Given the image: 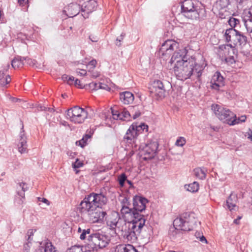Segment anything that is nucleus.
I'll list each match as a JSON object with an SVG mask.
<instances>
[{
  "label": "nucleus",
  "instance_id": "9d476101",
  "mask_svg": "<svg viewBox=\"0 0 252 252\" xmlns=\"http://www.w3.org/2000/svg\"><path fill=\"white\" fill-rule=\"evenodd\" d=\"M88 113L84 108L76 106L69 109L67 118L74 124H82L88 118Z\"/></svg>",
  "mask_w": 252,
  "mask_h": 252
},
{
  "label": "nucleus",
  "instance_id": "f03ea898",
  "mask_svg": "<svg viewBox=\"0 0 252 252\" xmlns=\"http://www.w3.org/2000/svg\"><path fill=\"white\" fill-rule=\"evenodd\" d=\"M206 65L204 61L197 63L195 58L191 57L189 61L174 65V71L177 78L180 80H185L191 76L199 79Z\"/></svg>",
  "mask_w": 252,
  "mask_h": 252
},
{
  "label": "nucleus",
  "instance_id": "4468645a",
  "mask_svg": "<svg viewBox=\"0 0 252 252\" xmlns=\"http://www.w3.org/2000/svg\"><path fill=\"white\" fill-rule=\"evenodd\" d=\"M187 50L185 49L176 50L171 59V62L175 63L174 65H175L189 61L191 57L187 55Z\"/></svg>",
  "mask_w": 252,
  "mask_h": 252
},
{
  "label": "nucleus",
  "instance_id": "680f3d73",
  "mask_svg": "<svg viewBox=\"0 0 252 252\" xmlns=\"http://www.w3.org/2000/svg\"><path fill=\"white\" fill-rule=\"evenodd\" d=\"M241 217H239L237 219H235L234 220V223L236 224H239V220L241 219Z\"/></svg>",
  "mask_w": 252,
  "mask_h": 252
},
{
  "label": "nucleus",
  "instance_id": "a19ab883",
  "mask_svg": "<svg viewBox=\"0 0 252 252\" xmlns=\"http://www.w3.org/2000/svg\"><path fill=\"white\" fill-rule=\"evenodd\" d=\"M96 63L97 62L95 60H92L88 63L87 68L89 69V72H90L91 69H93L95 67Z\"/></svg>",
  "mask_w": 252,
  "mask_h": 252
},
{
  "label": "nucleus",
  "instance_id": "2eb2a0df",
  "mask_svg": "<svg viewBox=\"0 0 252 252\" xmlns=\"http://www.w3.org/2000/svg\"><path fill=\"white\" fill-rule=\"evenodd\" d=\"M150 89L153 96H157V99L163 98L165 96V89L163 83L160 80L155 81Z\"/></svg>",
  "mask_w": 252,
  "mask_h": 252
},
{
  "label": "nucleus",
  "instance_id": "f704fd0d",
  "mask_svg": "<svg viewBox=\"0 0 252 252\" xmlns=\"http://www.w3.org/2000/svg\"><path fill=\"white\" fill-rule=\"evenodd\" d=\"M83 163L82 161H80L78 158L76 159V161L72 163V167L76 170V173H78V171L76 170V169L79 168L83 165Z\"/></svg>",
  "mask_w": 252,
  "mask_h": 252
},
{
  "label": "nucleus",
  "instance_id": "e2e57ef3",
  "mask_svg": "<svg viewBox=\"0 0 252 252\" xmlns=\"http://www.w3.org/2000/svg\"><path fill=\"white\" fill-rule=\"evenodd\" d=\"M236 0L237 2L239 4H242L246 0Z\"/></svg>",
  "mask_w": 252,
  "mask_h": 252
},
{
  "label": "nucleus",
  "instance_id": "7c9ffc66",
  "mask_svg": "<svg viewBox=\"0 0 252 252\" xmlns=\"http://www.w3.org/2000/svg\"><path fill=\"white\" fill-rule=\"evenodd\" d=\"M62 79L64 82H66L69 85H73L75 80V78L73 76H68L66 74L63 75Z\"/></svg>",
  "mask_w": 252,
  "mask_h": 252
},
{
  "label": "nucleus",
  "instance_id": "6e6d98bb",
  "mask_svg": "<svg viewBox=\"0 0 252 252\" xmlns=\"http://www.w3.org/2000/svg\"><path fill=\"white\" fill-rule=\"evenodd\" d=\"M10 99L13 102H17L18 101H20L21 100L20 99H19V98H17L16 97H11L10 98Z\"/></svg>",
  "mask_w": 252,
  "mask_h": 252
},
{
  "label": "nucleus",
  "instance_id": "423d86ee",
  "mask_svg": "<svg viewBox=\"0 0 252 252\" xmlns=\"http://www.w3.org/2000/svg\"><path fill=\"white\" fill-rule=\"evenodd\" d=\"M108 199L106 192L101 190L99 193L92 192L86 195L81 202L84 203L88 206L89 205V208L91 207L90 205H92L93 206L102 208L108 203Z\"/></svg>",
  "mask_w": 252,
  "mask_h": 252
},
{
  "label": "nucleus",
  "instance_id": "dca6fc26",
  "mask_svg": "<svg viewBox=\"0 0 252 252\" xmlns=\"http://www.w3.org/2000/svg\"><path fill=\"white\" fill-rule=\"evenodd\" d=\"M210 84L213 89L220 90L224 86V78L219 72H216L212 76Z\"/></svg>",
  "mask_w": 252,
  "mask_h": 252
},
{
  "label": "nucleus",
  "instance_id": "0eeeda50",
  "mask_svg": "<svg viewBox=\"0 0 252 252\" xmlns=\"http://www.w3.org/2000/svg\"><path fill=\"white\" fill-rule=\"evenodd\" d=\"M88 240L90 242L89 246H90L92 250L89 251L96 252L99 249H102L106 247L109 244L110 239L108 236L100 233H94L88 236Z\"/></svg>",
  "mask_w": 252,
  "mask_h": 252
},
{
  "label": "nucleus",
  "instance_id": "ddd939ff",
  "mask_svg": "<svg viewBox=\"0 0 252 252\" xmlns=\"http://www.w3.org/2000/svg\"><path fill=\"white\" fill-rule=\"evenodd\" d=\"M230 4V0H217L214 7H216L219 11V15L220 18L224 19L231 14L228 7Z\"/></svg>",
  "mask_w": 252,
  "mask_h": 252
},
{
  "label": "nucleus",
  "instance_id": "3c124183",
  "mask_svg": "<svg viewBox=\"0 0 252 252\" xmlns=\"http://www.w3.org/2000/svg\"><path fill=\"white\" fill-rule=\"evenodd\" d=\"M29 243H30L28 242L25 244H24L23 252H29V249L30 247Z\"/></svg>",
  "mask_w": 252,
  "mask_h": 252
},
{
  "label": "nucleus",
  "instance_id": "20e7f679",
  "mask_svg": "<svg viewBox=\"0 0 252 252\" xmlns=\"http://www.w3.org/2000/svg\"><path fill=\"white\" fill-rule=\"evenodd\" d=\"M88 206L84 203H81L77 208L78 211L85 219L90 223H104L105 217L106 215V210L102 208L93 206L92 205Z\"/></svg>",
  "mask_w": 252,
  "mask_h": 252
},
{
  "label": "nucleus",
  "instance_id": "49530a36",
  "mask_svg": "<svg viewBox=\"0 0 252 252\" xmlns=\"http://www.w3.org/2000/svg\"><path fill=\"white\" fill-rule=\"evenodd\" d=\"M76 72L80 76H85L87 74V71L84 69H77Z\"/></svg>",
  "mask_w": 252,
  "mask_h": 252
},
{
  "label": "nucleus",
  "instance_id": "e433bc0d",
  "mask_svg": "<svg viewBox=\"0 0 252 252\" xmlns=\"http://www.w3.org/2000/svg\"><path fill=\"white\" fill-rule=\"evenodd\" d=\"M186 140L183 137H180L176 141L175 145L178 146L183 147L185 145Z\"/></svg>",
  "mask_w": 252,
  "mask_h": 252
},
{
  "label": "nucleus",
  "instance_id": "72a5a7b5",
  "mask_svg": "<svg viewBox=\"0 0 252 252\" xmlns=\"http://www.w3.org/2000/svg\"><path fill=\"white\" fill-rule=\"evenodd\" d=\"M90 138V136L89 135H86L83 137L82 139L79 141H77L76 142L77 145L80 146L81 147H84L87 144V140Z\"/></svg>",
  "mask_w": 252,
  "mask_h": 252
},
{
  "label": "nucleus",
  "instance_id": "4be33fe9",
  "mask_svg": "<svg viewBox=\"0 0 252 252\" xmlns=\"http://www.w3.org/2000/svg\"><path fill=\"white\" fill-rule=\"evenodd\" d=\"M66 13V15L69 17H73L77 14L80 11V6L77 3H70L66 10L63 11Z\"/></svg>",
  "mask_w": 252,
  "mask_h": 252
},
{
  "label": "nucleus",
  "instance_id": "bb28decb",
  "mask_svg": "<svg viewBox=\"0 0 252 252\" xmlns=\"http://www.w3.org/2000/svg\"><path fill=\"white\" fill-rule=\"evenodd\" d=\"M26 58L21 57L15 58L11 61V65L12 67L16 69L22 67L24 64V60H26Z\"/></svg>",
  "mask_w": 252,
  "mask_h": 252
},
{
  "label": "nucleus",
  "instance_id": "f8f14e48",
  "mask_svg": "<svg viewBox=\"0 0 252 252\" xmlns=\"http://www.w3.org/2000/svg\"><path fill=\"white\" fill-rule=\"evenodd\" d=\"M182 12L184 15L192 20L199 18V13L195 9L192 0H185L182 5Z\"/></svg>",
  "mask_w": 252,
  "mask_h": 252
},
{
  "label": "nucleus",
  "instance_id": "6e6552de",
  "mask_svg": "<svg viewBox=\"0 0 252 252\" xmlns=\"http://www.w3.org/2000/svg\"><path fill=\"white\" fill-rule=\"evenodd\" d=\"M211 109L217 118L223 123L230 126L236 125V120H232L235 114L229 109L218 104H213Z\"/></svg>",
  "mask_w": 252,
  "mask_h": 252
},
{
  "label": "nucleus",
  "instance_id": "9b49d317",
  "mask_svg": "<svg viewBox=\"0 0 252 252\" xmlns=\"http://www.w3.org/2000/svg\"><path fill=\"white\" fill-rule=\"evenodd\" d=\"M158 146V143L157 141H150L144 145L140 146L139 154L145 160L152 159L156 156Z\"/></svg>",
  "mask_w": 252,
  "mask_h": 252
},
{
  "label": "nucleus",
  "instance_id": "5fc2aeb1",
  "mask_svg": "<svg viewBox=\"0 0 252 252\" xmlns=\"http://www.w3.org/2000/svg\"><path fill=\"white\" fill-rule=\"evenodd\" d=\"M141 115V113L140 111H138L137 112H136L135 113V114L133 115V118L134 119H136L137 118H138L139 116H140Z\"/></svg>",
  "mask_w": 252,
  "mask_h": 252
},
{
  "label": "nucleus",
  "instance_id": "6ab92c4d",
  "mask_svg": "<svg viewBox=\"0 0 252 252\" xmlns=\"http://www.w3.org/2000/svg\"><path fill=\"white\" fill-rule=\"evenodd\" d=\"M23 128L24 126L22 125V131H21L20 133L18 143L17 144L18 151L21 154L26 153L28 152L27 137L24 133Z\"/></svg>",
  "mask_w": 252,
  "mask_h": 252
},
{
  "label": "nucleus",
  "instance_id": "2f4dec72",
  "mask_svg": "<svg viewBox=\"0 0 252 252\" xmlns=\"http://www.w3.org/2000/svg\"><path fill=\"white\" fill-rule=\"evenodd\" d=\"M228 23L231 28L234 29L240 25V21L239 19L232 17L229 18Z\"/></svg>",
  "mask_w": 252,
  "mask_h": 252
},
{
  "label": "nucleus",
  "instance_id": "a211bd4d",
  "mask_svg": "<svg viewBox=\"0 0 252 252\" xmlns=\"http://www.w3.org/2000/svg\"><path fill=\"white\" fill-rule=\"evenodd\" d=\"M137 123L132 124L129 127L124 136V139L126 140L127 142L130 143L134 141V139L140 134L139 130L137 129Z\"/></svg>",
  "mask_w": 252,
  "mask_h": 252
},
{
  "label": "nucleus",
  "instance_id": "69168bd1",
  "mask_svg": "<svg viewBox=\"0 0 252 252\" xmlns=\"http://www.w3.org/2000/svg\"><path fill=\"white\" fill-rule=\"evenodd\" d=\"M82 230L81 228L80 227H79L78 228V232H81L82 233Z\"/></svg>",
  "mask_w": 252,
  "mask_h": 252
},
{
  "label": "nucleus",
  "instance_id": "1a4fd4ad",
  "mask_svg": "<svg viewBox=\"0 0 252 252\" xmlns=\"http://www.w3.org/2000/svg\"><path fill=\"white\" fill-rule=\"evenodd\" d=\"M225 36L226 41L230 42V46H244L247 42V37L236 29L230 28L226 30Z\"/></svg>",
  "mask_w": 252,
  "mask_h": 252
},
{
  "label": "nucleus",
  "instance_id": "c756f323",
  "mask_svg": "<svg viewBox=\"0 0 252 252\" xmlns=\"http://www.w3.org/2000/svg\"><path fill=\"white\" fill-rule=\"evenodd\" d=\"M186 189L188 191L191 192H196L199 189V184L196 182H194L188 185Z\"/></svg>",
  "mask_w": 252,
  "mask_h": 252
},
{
  "label": "nucleus",
  "instance_id": "864d4df0",
  "mask_svg": "<svg viewBox=\"0 0 252 252\" xmlns=\"http://www.w3.org/2000/svg\"><path fill=\"white\" fill-rule=\"evenodd\" d=\"M38 199L39 201H42V202L47 204V205L50 204L49 201L47 199H46L45 198L38 197Z\"/></svg>",
  "mask_w": 252,
  "mask_h": 252
},
{
  "label": "nucleus",
  "instance_id": "a878e982",
  "mask_svg": "<svg viewBox=\"0 0 252 252\" xmlns=\"http://www.w3.org/2000/svg\"><path fill=\"white\" fill-rule=\"evenodd\" d=\"M237 197L235 194L231 193L226 200V204L229 210H232L236 206Z\"/></svg>",
  "mask_w": 252,
  "mask_h": 252
},
{
  "label": "nucleus",
  "instance_id": "4d7b16f0",
  "mask_svg": "<svg viewBox=\"0 0 252 252\" xmlns=\"http://www.w3.org/2000/svg\"><path fill=\"white\" fill-rule=\"evenodd\" d=\"M99 76V73L98 72H93L92 74V77L96 78Z\"/></svg>",
  "mask_w": 252,
  "mask_h": 252
},
{
  "label": "nucleus",
  "instance_id": "c03bdc74",
  "mask_svg": "<svg viewBox=\"0 0 252 252\" xmlns=\"http://www.w3.org/2000/svg\"><path fill=\"white\" fill-rule=\"evenodd\" d=\"M125 36V34L122 33L121 35L116 39V44L118 46H120L121 45V42L124 39V36Z\"/></svg>",
  "mask_w": 252,
  "mask_h": 252
},
{
  "label": "nucleus",
  "instance_id": "393cba45",
  "mask_svg": "<svg viewBox=\"0 0 252 252\" xmlns=\"http://www.w3.org/2000/svg\"><path fill=\"white\" fill-rule=\"evenodd\" d=\"M96 1L94 0H90L85 3L84 8H82V12L89 14L95 10L96 8Z\"/></svg>",
  "mask_w": 252,
  "mask_h": 252
},
{
  "label": "nucleus",
  "instance_id": "09e8293b",
  "mask_svg": "<svg viewBox=\"0 0 252 252\" xmlns=\"http://www.w3.org/2000/svg\"><path fill=\"white\" fill-rule=\"evenodd\" d=\"M73 85L80 88H83V85L81 84L80 80L78 79H75Z\"/></svg>",
  "mask_w": 252,
  "mask_h": 252
},
{
  "label": "nucleus",
  "instance_id": "603ef678",
  "mask_svg": "<svg viewBox=\"0 0 252 252\" xmlns=\"http://www.w3.org/2000/svg\"><path fill=\"white\" fill-rule=\"evenodd\" d=\"M99 89H103L105 90H110V88L106 84H102L101 83V85L99 86Z\"/></svg>",
  "mask_w": 252,
  "mask_h": 252
},
{
  "label": "nucleus",
  "instance_id": "338daca9",
  "mask_svg": "<svg viewBox=\"0 0 252 252\" xmlns=\"http://www.w3.org/2000/svg\"><path fill=\"white\" fill-rule=\"evenodd\" d=\"M62 97H63V98H65V97H66V96H67V95H66V94H62Z\"/></svg>",
  "mask_w": 252,
  "mask_h": 252
},
{
  "label": "nucleus",
  "instance_id": "aec40b11",
  "mask_svg": "<svg viewBox=\"0 0 252 252\" xmlns=\"http://www.w3.org/2000/svg\"><path fill=\"white\" fill-rule=\"evenodd\" d=\"M111 110L113 118L114 120L127 121L130 117L129 112L126 109L118 111L111 108Z\"/></svg>",
  "mask_w": 252,
  "mask_h": 252
},
{
  "label": "nucleus",
  "instance_id": "39448f33",
  "mask_svg": "<svg viewBox=\"0 0 252 252\" xmlns=\"http://www.w3.org/2000/svg\"><path fill=\"white\" fill-rule=\"evenodd\" d=\"M197 221L193 214L185 213L173 221V225L177 230L190 231L196 225Z\"/></svg>",
  "mask_w": 252,
  "mask_h": 252
},
{
  "label": "nucleus",
  "instance_id": "052dcab7",
  "mask_svg": "<svg viewBox=\"0 0 252 252\" xmlns=\"http://www.w3.org/2000/svg\"><path fill=\"white\" fill-rule=\"evenodd\" d=\"M89 38L92 41V42H97V39L96 37H93V38L92 37V36H89Z\"/></svg>",
  "mask_w": 252,
  "mask_h": 252
},
{
  "label": "nucleus",
  "instance_id": "5701e85b",
  "mask_svg": "<svg viewBox=\"0 0 252 252\" xmlns=\"http://www.w3.org/2000/svg\"><path fill=\"white\" fill-rule=\"evenodd\" d=\"M120 98L123 103L129 104L133 101L134 96L131 92L126 91L120 94Z\"/></svg>",
  "mask_w": 252,
  "mask_h": 252
},
{
  "label": "nucleus",
  "instance_id": "13d9d810",
  "mask_svg": "<svg viewBox=\"0 0 252 252\" xmlns=\"http://www.w3.org/2000/svg\"><path fill=\"white\" fill-rule=\"evenodd\" d=\"M200 241L202 242H205V243H207V241L204 236H202L201 237H200Z\"/></svg>",
  "mask_w": 252,
  "mask_h": 252
},
{
  "label": "nucleus",
  "instance_id": "a18cd8bd",
  "mask_svg": "<svg viewBox=\"0 0 252 252\" xmlns=\"http://www.w3.org/2000/svg\"><path fill=\"white\" fill-rule=\"evenodd\" d=\"M101 85V83H96V82H92L90 83V86L91 87L93 88L94 90H97L99 89V86Z\"/></svg>",
  "mask_w": 252,
  "mask_h": 252
},
{
  "label": "nucleus",
  "instance_id": "7ed1b4c3",
  "mask_svg": "<svg viewBox=\"0 0 252 252\" xmlns=\"http://www.w3.org/2000/svg\"><path fill=\"white\" fill-rule=\"evenodd\" d=\"M105 221L107 225L111 230H115L116 233V229L123 232L125 237L132 242L136 241L137 237L139 236H135V239H132L130 235V230H129V221H126L125 219L122 220L120 219L119 214L116 211H111L107 212L106 211V215L105 217Z\"/></svg>",
  "mask_w": 252,
  "mask_h": 252
},
{
  "label": "nucleus",
  "instance_id": "f3484780",
  "mask_svg": "<svg viewBox=\"0 0 252 252\" xmlns=\"http://www.w3.org/2000/svg\"><path fill=\"white\" fill-rule=\"evenodd\" d=\"M178 46L175 41L168 40L163 43L160 49V52L163 56L170 55L175 48H177Z\"/></svg>",
  "mask_w": 252,
  "mask_h": 252
},
{
  "label": "nucleus",
  "instance_id": "774afa93",
  "mask_svg": "<svg viewBox=\"0 0 252 252\" xmlns=\"http://www.w3.org/2000/svg\"><path fill=\"white\" fill-rule=\"evenodd\" d=\"M127 182L128 183V184H129V185H132V183L131 181H129V180H126Z\"/></svg>",
  "mask_w": 252,
  "mask_h": 252
},
{
  "label": "nucleus",
  "instance_id": "c85d7f7f",
  "mask_svg": "<svg viewBox=\"0 0 252 252\" xmlns=\"http://www.w3.org/2000/svg\"><path fill=\"white\" fill-rule=\"evenodd\" d=\"M195 176L201 180H203L206 178L207 170L204 167L196 168L194 170Z\"/></svg>",
  "mask_w": 252,
  "mask_h": 252
},
{
  "label": "nucleus",
  "instance_id": "cd10ccee",
  "mask_svg": "<svg viewBox=\"0 0 252 252\" xmlns=\"http://www.w3.org/2000/svg\"><path fill=\"white\" fill-rule=\"evenodd\" d=\"M243 20L244 22L247 31L249 32H252V18L243 14Z\"/></svg>",
  "mask_w": 252,
  "mask_h": 252
},
{
  "label": "nucleus",
  "instance_id": "473e14b6",
  "mask_svg": "<svg viewBox=\"0 0 252 252\" xmlns=\"http://www.w3.org/2000/svg\"><path fill=\"white\" fill-rule=\"evenodd\" d=\"M25 185V184L24 183H20L18 185V187H17V189H21L22 190L18 191V194L21 196L22 198H24L25 196V191L26 190V189L24 188V186Z\"/></svg>",
  "mask_w": 252,
  "mask_h": 252
},
{
  "label": "nucleus",
  "instance_id": "de8ad7c7",
  "mask_svg": "<svg viewBox=\"0 0 252 252\" xmlns=\"http://www.w3.org/2000/svg\"><path fill=\"white\" fill-rule=\"evenodd\" d=\"M243 14L252 18V7L248 9H245L244 11Z\"/></svg>",
  "mask_w": 252,
  "mask_h": 252
},
{
  "label": "nucleus",
  "instance_id": "bf43d9fd",
  "mask_svg": "<svg viewBox=\"0 0 252 252\" xmlns=\"http://www.w3.org/2000/svg\"><path fill=\"white\" fill-rule=\"evenodd\" d=\"M28 0H18L20 5H24L28 2Z\"/></svg>",
  "mask_w": 252,
  "mask_h": 252
},
{
  "label": "nucleus",
  "instance_id": "0e129e2a",
  "mask_svg": "<svg viewBox=\"0 0 252 252\" xmlns=\"http://www.w3.org/2000/svg\"><path fill=\"white\" fill-rule=\"evenodd\" d=\"M47 109H48L49 110L50 109L49 108H46L45 107H44L43 109L42 107H41V110H46Z\"/></svg>",
  "mask_w": 252,
  "mask_h": 252
},
{
  "label": "nucleus",
  "instance_id": "412c9836",
  "mask_svg": "<svg viewBox=\"0 0 252 252\" xmlns=\"http://www.w3.org/2000/svg\"><path fill=\"white\" fill-rule=\"evenodd\" d=\"M9 66L10 65L8 63L0 68V85L2 86H5L11 81L10 76L5 74V72L8 70Z\"/></svg>",
  "mask_w": 252,
  "mask_h": 252
},
{
  "label": "nucleus",
  "instance_id": "f257e3e1",
  "mask_svg": "<svg viewBox=\"0 0 252 252\" xmlns=\"http://www.w3.org/2000/svg\"><path fill=\"white\" fill-rule=\"evenodd\" d=\"M149 202L145 197L136 195L133 198V208L123 205L121 212L124 219L129 221L128 227L130 235L132 239L135 236H140L146 220V217L141 214Z\"/></svg>",
  "mask_w": 252,
  "mask_h": 252
},
{
  "label": "nucleus",
  "instance_id": "ea45409f",
  "mask_svg": "<svg viewBox=\"0 0 252 252\" xmlns=\"http://www.w3.org/2000/svg\"><path fill=\"white\" fill-rule=\"evenodd\" d=\"M119 184L121 187L124 186L125 181L126 180V176L125 173L122 174L118 178Z\"/></svg>",
  "mask_w": 252,
  "mask_h": 252
},
{
  "label": "nucleus",
  "instance_id": "79ce46f5",
  "mask_svg": "<svg viewBox=\"0 0 252 252\" xmlns=\"http://www.w3.org/2000/svg\"><path fill=\"white\" fill-rule=\"evenodd\" d=\"M33 233L34 231L32 229H30L28 231L26 237H27V241L29 243H31V241L32 240V236H33Z\"/></svg>",
  "mask_w": 252,
  "mask_h": 252
},
{
  "label": "nucleus",
  "instance_id": "58836bf2",
  "mask_svg": "<svg viewBox=\"0 0 252 252\" xmlns=\"http://www.w3.org/2000/svg\"><path fill=\"white\" fill-rule=\"evenodd\" d=\"M137 129L139 130V133L143 132L144 130H145L146 131H148V126L147 125H145V124H141L139 125H137Z\"/></svg>",
  "mask_w": 252,
  "mask_h": 252
},
{
  "label": "nucleus",
  "instance_id": "c9c22d12",
  "mask_svg": "<svg viewBox=\"0 0 252 252\" xmlns=\"http://www.w3.org/2000/svg\"><path fill=\"white\" fill-rule=\"evenodd\" d=\"M91 229L90 228H88L86 229L82 230V232L80 236V239L82 240H85L86 238V235H90L91 234Z\"/></svg>",
  "mask_w": 252,
  "mask_h": 252
},
{
  "label": "nucleus",
  "instance_id": "8fccbe9b",
  "mask_svg": "<svg viewBox=\"0 0 252 252\" xmlns=\"http://www.w3.org/2000/svg\"><path fill=\"white\" fill-rule=\"evenodd\" d=\"M246 136H247L248 138L252 141V129H249L246 132Z\"/></svg>",
  "mask_w": 252,
  "mask_h": 252
},
{
  "label": "nucleus",
  "instance_id": "37998d69",
  "mask_svg": "<svg viewBox=\"0 0 252 252\" xmlns=\"http://www.w3.org/2000/svg\"><path fill=\"white\" fill-rule=\"evenodd\" d=\"M232 120H236V124H238L240 122L242 123L245 122L246 120V116L245 115H243L237 118L236 115H235V117H234V118H233Z\"/></svg>",
  "mask_w": 252,
  "mask_h": 252
},
{
  "label": "nucleus",
  "instance_id": "4c0bfd02",
  "mask_svg": "<svg viewBox=\"0 0 252 252\" xmlns=\"http://www.w3.org/2000/svg\"><path fill=\"white\" fill-rule=\"evenodd\" d=\"M66 252H83L80 246H74L67 249Z\"/></svg>",
  "mask_w": 252,
  "mask_h": 252
},
{
  "label": "nucleus",
  "instance_id": "b1692460",
  "mask_svg": "<svg viewBox=\"0 0 252 252\" xmlns=\"http://www.w3.org/2000/svg\"><path fill=\"white\" fill-rule=\"evenodd\" d=\"M36 252H56V250L51 242H47L41 243L36 250Z\"/></svg>",
  "mask_w": 252,
  "mask_h": 252
}]
</instances>
